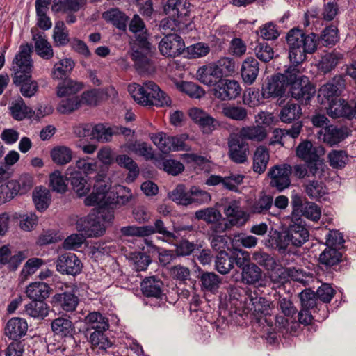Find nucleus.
<instances>
[{"label":"nucleus","instance_id":"nucleus-52","mask_svg":"<svg viewBox=\"0 0 356 356\" xmlns=\"http://www.w3.org/2000/svg\"><path fill=\"white\" fill-rule=\"evenodd\" d=\"M342 260V254L336 248H328L321 253L319 261L327 267H332L337 265Z\"/></svg>","mask_w":356,"mask_h":356},{"label":"nucleus","instance_id":"nucleus-2","mask_svg":"<svg viewBox=\"0 0 356 356\" xmlns=\"http://www.w3.org/2000/svg\"><path fill=\"white\" fill-rule=\"evenodd\" d=\"M318 39L315 33L305 34L298 29H291L286 37L290 61L296 65L302 63L307 54L317 49Z\"/></svg>","mask_w":356,"mask_h":356},{"label":"nucleus","instance_id":"nucleus-62","mask_svg":"<svg viewBox=\"0 0 356 356\" xmlns=\"http://www.w3.org/2000/svg\"><path fill=\"white\" fill-rule=\"evenodd\" d=\"M195 216L198 220H202L208 224L216 222L222 218L221 213L213 207H209L197 211Z\"/></svg>","mask_w":356,"mask_h":356},{"label":"nucleus","instance_id":"nucleus-7","mask_svg":"<svg viewBox=\"0 0 356 356\" xmlns=\"http://www.w3.org/2000/svg\"><path fill=\"white\" fill-rule=\"evenodd\" d=\"M31 52V45L27 44L20 46L19 51L15 55L12 63L11 70L14 76L30 75L33 67Z\"/></svg>","mask_w":356,"mask_h":356},{"label":"nucleus","instance_id":"nucleus-36","mask_svg":"<svg viewBox=\"0 0 356 356\" xmlns=\"http://www.w3.org/2000/svg\"><path fill=\"white\" fill-rule=\"evenodd\" d=\"M262 270L254 264H247L242 268L241 279L243 283L254 285L262 280Z\"/></svg>","mask_w":356,"mask_h":356},{"label":"nucleus","instance_id":"nucleus-55","mask_svg":"<svg viewBox=\"0 0 356 356\" xmlns=\"http://www.w3.org/2000/svg\"><path fill=\"white\" fill-rule=\"evenodd\" d=\"M264 99L267 98L264 95V90L263 88L261 92L255 88H248L245 91L243 97L244 104L248 105L250 107L259 106L263 102Z\"/></svg>","mask_w":356,"mask_h":356},{"label":"nucleus","instance_id":"nucleus-61","mask_svg":"<svg viewBox=\"0 0 356 356\" xmlns=\"http://www.w3.org/2000/svg\"><path fill=\"white\" fill-rule=\"evenodd\" d=\"M80 106L81 100L78 96L67 97L59 102L57 111L61 114H69L77 110Z\"/></svg>","mask_w":356,"mask_h":356},{"label":"nucleus","instance_id":"nucleus-15","mask_svg":"<svg viewBox=\"0 0 356 356\" xmlns=\"http://www.w3.org/2000/svg\"><path fill=\"white\" fill-rule=\"evenodd\" d=\"M241 90L240 85L236 81L222 78L213 88V95L222 101L232 100L240 95Z\"/></svg>","mask_w":356,"mask_h":356},{"label":"nucleus","instance_id":"nucleus-27","mask_svg":"<svg viewBox=\"0 0 356 356\" xmlns=\"http://www.w3.org/2000/svg\"><path fill=\"white\" fill-rule=\"evenodd\" d=\"M8 109L13 118L17 121H22L26 118H31L35 113V111L25 104L22 97L13 101Z\"/></svg>","mask_w":356,"mask_h":356},{"label":"nucleus","instance_id":"nucleus-20","mask_svg":"<svg viewBox=\"0 0 356 356\" xmlns=\"http://www.w3.org/2000/svg\"><path fill=\"white\" fill-rule=\"evenodd\" d=\"M65 175L70 181L74 191L79 196H83L90 191V185L82 173L76 170V168L70 165L66 170Z\"/></svg>","mask_w":356,"mask_h":356},{"label":"nucleus","instance_id":"nucleus-46","mask_svg":"<svg viewBox=\"0 0 356 356\" xmlns=\"http://www.w3.org/2000/svg\"><path fill=\"white\" fill-rule=\"evenodd\" d=\"M222 115L235 121H245L248 118V111L245 108L234 104H223Z\"/></svg>","mask_w":356,"mask_h":356},{"label":"nucleus","instance_id":"nucleus-21","mask_svg":"<svg viewBox=\"0 0 356 356\" xmlns=\"http://www.w3.org/2000/svg\"><path fill=\"white\" fill-rule=\"evenodd\" d=\"M323 153L322 147L314 146L309 140L301 142L296 149V156L305 163L321 158V155Z\"/></svg>","mask_w":356,"mask_h":356},{"label":"nucleus","instance_id":"nucleus-9","mask_svg":"<svg viewBox=\"0 0 356 356\" xmlns=\"http://www.w3.org/2000/svg\"><path fill=\"white\" fill-rule=\"evenodd\" d=\"M289 68L284 74H277L268 79V82L263 86L264 95L267 99L282 97L286 92L289 84Z\"/></svg>","mask_w":356,"mask_h":356},{"label":"nucleus","instance_id":"nucleus-12","mask_svg":"<svg viewBox=\"0 0 356 356\" xmlns=\"http://www.w3.org/2000/svg\"><path fill=\"white\" fill-rule=\"evenodd\" d=\"M228 155L236 163H244L248 160L249 145L241 140L238 135H231L228 139Z\"/></svg>","mask_w":356,"mask_h":356},{"label":"nucleus","instance_id":"nucleus-33","mask_svg":"<svg viewBox=\"0 0 356 356\" xmlns=\"http://www.w3.org/2000/svg\"><path fill=\"white\" fill-rule=\"evenodd\" d=\"M26 293L32 300L43 301L49 297L50 287L44 282H35L26 287Z\"/></svg>","mask_w":356,"mask_h":356},{"label":"nucleus","instance_id":"nucleus-49","mask_svg":"<svg viewBox=\"0 0 356 356\" xmlns=\"http://www.w3.org/2000/svg\"><path fill=\"white\" fill-rule=\"evenodd\" d=\"M249 307L252 314L257 318L268 314L270 310L269 302L263 297L252 298Z\"/></svg>","mask_w":356,"mask_h":356},{"label":"nucleus","instance_id":"nucleus-43","mask_svg":"<svg viewBox=\"0 0 356 356\" xmlns=\"http://www.w3.org/2000/svg\"><path fill=\"white\" fill-rule=\"evenodd\" d=\"M33 201L38 211L46 210L51 202L50 191L42 186L36 187L33 192Z\"/></svg>","mask_w":356,"mask_h":356},{"label":"nucleus","instance_id":"nucleus-32","mask_svg":"<svg viewBox=\"0 0 356 356\" xmlns=\"http://www.w3.org/2000/svg\"><path fill=\"white\" fill-rule=\"evenodd\" d=\"M83 88L81 82L76 81L71 79H65L58 83L56 87V95L59 97L76 96Z\"/></svg>","mask_w":356,"mask_h":356},{"label":"nucleus","instance_id":"nucleus-14","mask_svg":"<svg viewBox=\"0 0 356 356\" xmlns=\"http://www.w3.org/2000/svg\"><path fill=\"white\" fill-rule=\"evenodd\" d=\"M159 49L163 56L175 57L182 52L184 42L177 33H168L159 42Z\"/></svg>","mask_w":356,"mask_h":356},{"label":"nucleus","instance_id":"nucleus-19","mask_svg":"<svg viewBox=\"0 0 356 356\" xmlns=\"http://www.w3.org/2000/svg\"><path fill=\"white\" fill-rule=\"evenodd\" d=\"M196 76L202 83L209 86H216L222 79V72L215 63L199 67Z\"/></svg>","mask_w":356,"mask_h":356},{"label":"nucleus","instance_id":"nucleus-18","mask_svg":"<svg viewBox=\"0 0 356 356\" xmlns=\"http://www.w3.org/2000/svg\"><path fill=\"white\" fill-rule=\"evenodd\" d=\"M224 213L232 227H242L249 220V214L243 210L238 201H231L224 207Z\"/></svg>","mask_w":356,"mask_h":356},{"label":"nucleus","instance_id":"nucleus-34","mask_svg":"<svg viewBox=\"0 0 356 356\" xmlns=\"http://www.w3.org/2000/svg\"><path fill=\"white\" fill-rule=\"evenodd\" d=\"M162 286V282L155 277H147L141 283V290L147 297L161 298L163 295Z\"/></svg>","mask_w":356,"mask_h":356},{"label":"nucleus","instance_id":"nucleus-17","mask_svg":"<svg viewBox=\"0 0 356 356\" xmlns=\"http://www.w3.org/2000/svg\"><path fill=\"white\" fill-rule=\"evenodd\" d=\"M250 210L253 214H270L276 216L280 211L273 207V198L270 195L260 194L249 204Z\"/></svg>","mask_w":356,"mask_h":356},{"label":"nucleus","instance_id":"nucleus-57","mask_svg":"<svg viewBox=\"0 0 356 356\" xmlns=\"http://www.w3.org/2000/svg\"><path fill=\"white\" fill-rule=\"evenodd\" d=\"M159 26L161 30L165 31L183 33L186 29V24L182 18L173 17L168 15V17L161 20Z\"/></svg>","mask_w":356,"mask_h":356},{"label":"nucleus","instance_id":"nucleus-10","mask_svg":"<svg viewBox=\"0 0 356 356\" xmlns=\"http://www.w3.org/2000/svg\"><path fill=\"white\" fill-rule=\"evenodd\" d=\"M76 227L79 232H83L85 236L89 238L101 236L106 231V227L99 218L94 215H88L78 219Z\"/></svg>","mask_w":356,"mask_h":356},{"label":"nucleus","instance_id":"nucleus-29","mask_svg":"<svg viewBox=\"0 0 356 356\" xmlns=\"http://www.w3.org/2000/svg\"><path fill=\"white\" fill-rule=\"evenodd\" d=\"M323 141L330 145H336L347 136L346 129L336 126H329L319 131Z\"/></svg>","mask_w":356,"mask_h":356},{"label":"nucleus","instance_id":"nucleus-39","mask_svg":"<svg viewBox=\"0 0 356 356\" xmlns=\"http://www.w3.org/2000/svg\"><path fill=\"white\" fill-rule=\"evenodd\" d=\"M266 129L259 125L243 127L239 131L238 136L241 140L246 139L261 142L266 138Z\"/></svg>","mask_w":356,"mask_h":356},{"label":"nucleus","instance_id":"nucleus-28","mask_svg":"<svg viewBox=\"0 0 356 356\" xmlns=\"http://www.w3.org/2000/svg\"><path fill=\"white\" fill-rule=\"evenodd\" d=\"M13 80L14 84L20 86V92L25 97H33L38 90L37 81L33 80L31 75L13 76Z\"/></svg>","mask_w":356,"mask_h":356},{"label":"nucleus","instance_id":"nucleus-63","mask_svg":"<svg viewBox=\"0 0 356 356\" xmlns=\"http://www.w3.org/2000/svg\"><path fill=\"white\" fill-rule=\"evenodd\" d=\"M76 168V170L84 173L85 175H90L95 172L98 168V163L93 159L90 157H84L78 159L76 161L75 165H72Z\"/></svg>","mask_w":356,"mask_h":356},{"label":"nucleus","instance_id":"nucleus-22","mask_svg":"<svg viewBox=\"0 0 356 356\" xmlns=\"http://www.w3.org/2000/svg\"><path fill=\"white\" fill-rule=\"evenodd\" d=\"M327 104V113L332 118L340 117L351 118L355 115V108H353L344 99L340 97L332 99Z\"/></svg>","mask_w":356,"mask_h":356},{"label":"nucleus","instance_id":"nucleus-58","mask_svg":"<svg viewBox=\"0 0 356 356\" xmlns=\"http://www.w3.org/2000/svg\"><path fill=\"white\" fill-rule=\"evenodd\" d=\"M51 156L54 163L58 165H65L72 159V150L65 146H57L51 152Z\"/></svg>","mask_w":356,"mask_h":356},{"label":"nucleus","instance_id":"nucleus-53","mask_svg":"<svg viewBox=\"0 0 356 356\" xmlns=\"http://www.w3.org/2000/svg\"><path fill=\"white\" fill-rule=\"evenodd\" d=\"M301 271L296 268H284L280 264L277 273L272 276V281L275 283H282L289 279L298 280Z\"/></svg>","mask_w":356,"mask_h":356},{"label":"nucleus","instance_id":"nucleus-5","mask_svg":"<svg viewBox=\"0 0 356 356\" xmlns=\"http://www.w3.org/2000/svg\"><path fill=\"white\" fill-rule=\"evenodd\" d=\"M309 236L308 229L302 220L293 222L279 236L277 243L279 250H285L289 245L300 247L308 241Z\"/></svg>","mask_w":356,"mask_h":356},{"label":"nucleus","instance_id":"nucleus-6","mask_svg":"<svg viewBox=\"0 0 356 356\" xmlns=\"http://www.w3.org/2000/svg\"><path fill=\"white\" fill-rule=\"evenodd\" d=\"M138 44L139 48L134 50L131 54L134 67L139 73L150 72L152 70L149 58L151 45L145 35L138 37Z\"/></svg>","mask_w":356,"mask_h":356},{"label":"nucleus","instance_id":"nucleus-56","mask_svg":"<svg viewBox=\"0 0 356 356\" xmlns=\"http://www.w3.org/2000/svg\"><path fill=\"white\" fill-rule=\"evenodd\" d=\"M169 197L178 204L188 206L191 204V189L186 191L184 185L179 184L169 193Z\"/></svg>","mask_w":356,"mask_h":356},{"label":"nucleus","instance_id":"nucleus-23","mask_svg":"<svg viewBox=\"0 0 356 356\" xmlns=\"http://www.w3.org/2000/svg\"><path fill=\"white\" fill-rule=\"evenodd\" d=\"M34 48L36 54L42 59L50 60L54 57V52L51 44L48 42L43 32L33 34Z\"/></svg>","mask_w":356,"mask_h":356},{"label":"nucleus","instance_id":"nucleus-35","mask_svg":"<svg viewBox=\"0 0 356 356\" xmlns=\"http://www.w3.org/2000/svg\"><path fill=\"white\" fill-rule=\"evenodd\" d=\"M270 155L268 149L260 145L255 149L253 156L252 169L259 174L263 173L269 162Z\"/></svg>","mask_w":356,"mask_h":356},{"label":"nucleus","instance_id":"nucleus-11","mask_svg":"<svg viewBox=\"0 0 356 356\" xmlns=\"http://www.w3.org/2000/svg\"><path fill=\"white\" fill-rule=\"evenodd\" d=\"M292 173V166L284 163L271 168L268 172L270 178V186L282 191L287 188L291 184L290 176Z\"/></svg>","mask_w":356,"mask_h":356},{"label":"nucleus","instance_id":"nucleus-26","mask_svg":"<svg viewBox=\"0 0 356 356\" xmlns=\"http://www.w3.org/2000/svg\"><path fill=\"white\" fill-rule=\"evenodd\" d=\"M190 3L186 0H168L164 6L165 13L173 17L182 18L189 12Z\"/></svg>","mask_w":356,"mask_h":356},{"label":"nucleus","instance_id":"nucleus-37","mask_svg":"<svg viewBox=\"0 0 356 356\" xmlns=\"http://www.w3.org/2000/svg\"><path fill=\"white\" fill-rule=\"evenodd\" d=\"M116 163L122 168L129 170L126 177V182H133L139 175V168L137 163L129 156L125 154L118 155L115 158Z\"/></svg>","mask_w":356,"mask_h":356},{"label":"nucleus","instance_id":"nucleus-50","mask_svg":"<svg viewBox=\"0 0 356 356\" xmlns=\"http://www.w3.org/2000/svg\"><path fill=\"white\" fill-rule=\"evenodd\" d=\"M74 328L72 321L63 317H58L51 322L52 331L61 337L71 336Z\"/></svg>","mask_w":356,"mask_h":356},{"label":"nucleus","instance_id":"nucleus-60","mask_svg":"<svg viewBox=\"0 0 356 356\" xmlns=\"http://www.w3.org/2000/svg\"><path fill=\"white\" fill-rule=\"evenodd\" d=\"M58 300L61 308L66 312H72L76 310L79 302V298L72 292H64L58 295Z\"/></svg>","mask_w":356,"mask_h":356},{"label":"nucleus","instance_id":"nucleus-31","mask_svg":"<svg viewBox=\"0 0 356 356\" xmlns=\"http://www.w3.org/2000/svg\"><path fill=\"white\" fill-rule=\"evenodd\" d=\"M74 67L71 58H63L54 65L51 76L54 80H62L67 77Z\"/></svg>","mask_w":356,"mask_h":356},{"label":"nucleus","instance_id":"nucleus-30","mask_svg":"<svg viewBox=\"0 0 356 356\" xmlns=\"http://www.w3.org/2000/svg\"><path fill=\"white\" fill-rule=\"evenodd\" d=\"M259 63L252 58H247L243 63L241 67V76L244 82L248 84L253 83L259 73Z\"/></svg>","mask_w":356,"mask_h":356},{"label":"nucleus","instance_id":"nucleus-40","mask_svg":"<svg viewBox=\"0 0 356 356\" xmlns=\"http://www.w3.org/2000/svg\"><path fill=\"white\" fill-rule=\"evenodd\" d=\"M303 186L306 194L312 199H320L327 193V188L322 179H309Z\"/></svg>","mask_w":356,"mask_h":356},{"label":"nucleus","instance_id":"nucleus-48","mask_svg":"<svg viewBox=\"0 0 356 356\" xmlns=\"http://www.w3.org/2000/svg\"><path fill=\"white\" fill-rule=\"evenodd\" d=\"M86 323L93 332H105L109 328L108 319L99 312H91L86 318Z\"/></svg>","mask_w":356,"mask_h":356},{"label":"nucleus","instance_id":"nucleus-16","mask_svg":"<svg viewBox=\"0 0 356 356\" xmlns=\"http://www.w3.org/2000/svg\"><path fill=\"white\" fill-rule=\"evenodd\" d=\"M89 341L92 348L96 350L98 354H105L106 356H119V353L115 350V347L104 334V332H91Z\"/></svg>","mask_w":356,"mask_h":356},{"label":"nucleus","instance_id":"nucleus-8","mask_svg":"<svg viewBox=\"0 0 356 356\" xmlns=\"http://www.w3.org/2000/svg\"><path fill=\"white\" fill-rule=\"evenodd\" d=\"M346 86L345 80L341 76H335L318 90V100L321 104H326L339 97Z\"/></svg>","mask_w":356,"mask_h":356},{"label":"nucleus","instance_id":"nucleus-42","mask_svg":"<svg viewBox=\"0 0 356 356\" xmlns=\"http://www.w3.org/2000/svg\"><path fill=\"white\" fill-rule=\"evenodd\" d=\"M306 163L307 165L308 178L323 179L327 177V172L329 169L323 159L318 158Z\"/></svg>","mask_w":356,"mask_h":356},{"label":"nucleus","instance_id":"nucleus-59","mask_svg":"<svg viewBox=\"0 0 356 356\" xmlns=\"http://www.w3.org/2000/svg\"><path fill=\"white\" fill-rule=\"evenodd\" d=\"M216 269L222 275L228 273L234 267V259L227 252H221L216 256Z\"/></svg>","mask_w":356,"mask_h":356},{"label":"nucleus","instance_id":"nucleus-44","mask_svg":"<svg viewBox=\"0 0 356 356\" xmlns=\"http://www.w3.org/2000/svg\"><path fill=\"white\" fill-rule=\"evenodd\" d=\"M302 304V309L312 311L314 314L317 313L322 306L318 301V296L311 290H305L300 293Z\"/></svg>","mask_w":356,"mask_h":356},{"label":"nucleus","instance_id":"nucleus-24","mask_svg":"<svg viewBox=\"0 0 356 356\" xmlns=\"http://www.w3.org/2000/svg\"><path fill=\"white\" fill-rule=\"evenodd\" d=\"M28 330V324L24 318H12L5 327V334L10 339L16 340L24 336Z\"/></svg>","mask_w":356,"mask_h":356},{"label":"nucleus","instance_id":"nucleus-13","mask_svg":"<svg viewBox=\"0 0 356 356\" xmlns=\"http://www.w3.org/2000/svg\"><path fill=\"white\" fill-rule=\"evenodd\" d=\"M56 270L63 275H76L82 270V263L78 257L72 252L60 255L56 261Z\"/></svg>","mask_w":356,"mask_h":356},{"label":"nucleus","instance_id":"nucleus-47","mask_svg":"<svg viewBox=\"0 0 356 356\" xmlns=\"http://www.w3.org/2000/svg\"><path fill=\"white\" fill-rule=\"evenodd\" d=\"M302 115V109L300 105L288 102L280 111V118L282 122L290 123L298 119Z\"/></svg>","mask_w":356,"mask_h":356},{"label":"nucleus","instance_id":"nucleus-3","mask_svg":"<svg viewBox=\"0 0 356 356\" xmlns=\"http://www.w3.org/2000/svg\"><path fill=\"white\" fill-rule=\"evenodd\" d=\"M128 91L137 103L143 106H170L171 99L165 92L152 81H147L143 86L133 83L128 86Z\"/></svg>","mask_w":356,"mask_h":356},{"label":"nucleus","instance_id":"nucleus-38","mask_svg":"<svg viewBox=\"0 0 356 356\" xmlns=\"http://www.w3.org/2000/svg\"><path fill=\"white\" fill-rule=\"evenodd\" d=\"M343 58V55L336 51L326 53L318 63V69L324 73L330 72L337 67Z\"/></svg>","mask_w":356,"mask_h":356},{"label":"nucleus","instance_id":"nucleus-54","mask_svg":"<svg viewBox=\"0 0 356 356\" xmlns=\"http://www.w3.org/2000/svg\"><path fill=\"white\" fill-rule=\"evenodd\" d=\"M26 313L35 318H44L48 314V306L44 301L32 300L25 306Z\"/></svg>","mask_w":356,"mask_h":356},{"label":"nucleus","instance_id":"nucleus-25","mask_svg":"<svg viewBox=\"0 0 356 356\" xmlns=\"http://www.w3.org/2000/svg\"><path fill=\"white\" fill-rule=\"evenodd\" d=\"M252 259L270 273L269 277L272 280V276L277 273L280 264L273 257L262 250L255 251L252 254Z\"/></svg>","mask_w":356,"mask_h":356},{"label":"nucleus","instance_id":"nucleus-64","mask_svg":"<svg viewBox=\"0 0 356 356\" xmlns=\"http://www.w3.org/2000/svg\"><path fill=\"white\" fill-rule=\"evenodd\" d=\"M53 38L56 46H65L69 42L68 31L63 22L56 24L54 29Z\"/></svg>","mask_w":356,"mask_h":356},{"label":"nucleus","instance_id":"nucleus-45","mask_svg":"<svg viewBox=\"0 0 356 356\" xmlns=\"http://www.w3.org/2000/svg\"><path fill=\"white\" fill-rule=\"evenodd\" d=\"M200 280L202 289L212 293H216L218 291L221 283L220 277L213 272H203Z\"/></svg>","mask_w":356,"mask_h":356},{"label":"nucleus","instance_id":"nucleus-41","mask_svg":"<svg viewBox=\"0 0 356 356\" xmlns=\"http://www.w3.org/2000/svg\"><path fill=\"white\" fill-rule=\"evenodd\" d=\"M103 18L111 22L120 30H125L128 17L118 8H111L102 14Z\"/></svg>","mask_w":356,"mask_h":356},{"label":"nucleus","instance_id":"nucleus-51","mask_svg":"<svg viewBox=\"0 0 356 356\" xmlns=\"http://www.w3.org/2000/svg\"><path fill=\"white\" fill-rule=\"evenodd\" d=\"M22 259L21 255H11V251L8 245H3L0 248V264L1 265H8V268L15 270L21 264Z\"/></svg>","mask_w":356,"mask_h":356},{"label":"nucleus","instance_id":"nucleus-4","mask_svg":"<svg viewBox=\"0 0 356 356\" xmlns=\"http://www.w3.org/2000/svg\"><path fill=\"white\" fill-rule=\"evenodd\" d=\"M289 84L290 86V94L297 100L307 101L314 95L316 89L305 76L299 74L296 67H289Z\"/></svg>","mask_w":356,"mask_h":356},{"label":"nucleus","instance_id":"nucleus-1","mask_svg":"<svg viewBox=\"0 0 356 356\" xmlns=\"http://www.w3.org/2000/svg\"><path fill=\"white\" fill-rule=\"evenodd\" d=\"M106 175L104 172H99L95 177L93 191L84 200L87 206L99 205L101 207L114 204L116 207H120L127 204L133 198L131 190L125 186L119 185L115 188L116 198L110 201L108 197V191L111 185L106 181Z\"/></svg>","mask_w":356,"mask_h":356}]
</instances>
